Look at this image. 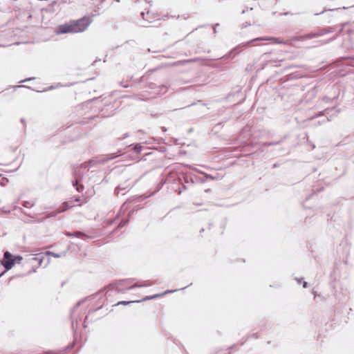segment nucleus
Returning <instances> with one entry per match:
<instances>
[{"label": "nucleus", "mask_w": 354, "mask_h": 354, "mask_svg": "<svg viewBox=\"0 0 354 354\" xmlns=\"http://www.w3.org/2000/svg\"><path fill=\"white\" fill-rule=\"evenodd\" d=\"M92 20L88 17H84L80 19L71 21L59 26L58 32L61 34L65 33H77L86 30L88 26L91 24Z\"/></svg>", "instance_id": "f257e3e1"}, {"label": "nucleus", "mask_w": 354, "mask_h": 354, "mask_svg": "<svg viewBox=\"0 0 354 354\" xmlns=\"http://www.w3.org/2000/svg\"><path fill=\"white\" fill-rule=\"evenodd\" d=\"M106 160H91L88 162H86L80 166L74 168L73 170V176L75 178V181L73 182V185L77 186L76 189L77 192H82L84 189V187L82 185L77 186V184L80 179L82 178L83 176V173L84 170H88L90 167H92L93 166L97 165V164H103L106 162Z\"/></svg>", "instance_id": "f03ea898"}, {"label": "nucleus", "mask_w": 354, "mask_h": 354, "mask_svg": "<svg viewBox=\"0 0 354 354\" xmlns=\"http://www.w3.org/2000/svg\"><path fill=\"white\" fill-rule=\"evenodd\" d=\"M128 283H129V281L127 280H121L118 283H116L115 288L118 292H124L125 290H131L134 288L147 287V286H150L153 284V283L150 281H145L140 284L135 283L130 286H126V285H127Z\"/></svg>", "instance_id": "7ed1b4c3"}, {"label": "nucleus", "mask_w": 354, "mask_h": 354, "mask_svg": "<svg viewBox=\"0 0 354 354\" xmlns=\"http://www.w3.org/2000/svg\"><path fill=\"white\" fill-rule=\"evenodd\" d=\"M15 265V259L13 256L8 251L4 252L3 259L0 261V266L5 268V270L0 274V277L3 275L8 270H10Z\"/></svg>", "instance_id": "20e7f679"}, {"label": "nucleus", "mask_w": 354, "mask_h": 354, "mask_svg": "<svg viewBox=\"0 0 354 354\" xmlns=\"http://www.w3.org/2000/svg\"><path fill=\"white\" fill-rule=\"evenodd\" d=\"M274 41V42L277 44H289V41H282L277 37H257V38L253 39L243 44V46H245L251 43H253L254 41Z\"/></svg>", "instance_id": "39448f33"}, {"label": "nucleus", "mask_w": 354, "mask_h": 354, "mask_svg": "<svg viewBox=\"0 0 354 354\" xmlns=\"http://www.w3.org/2000/svg\"><path fill=\"white\" fill-rule=\"evenodd\" d=\"M175 290H167L165 291L164 293L162 294H160V295H153V296H151V297H147L146 298L143 299L142 300H138V301H120L118 303V305H120V304H122V305H127V304H131V303H133V302H140L141 301H145V300H148V299H156L157 297H160L161 295H166L167 293H169V292H174Z\"/></svg>", "instance_id": "423d86ee"}, {"label": "nucleus", "mask_w": 354, "mask_h": 354, "mask_svg": "<svg viewBox=\"0 0 354 354\" xmlns=\"http://www.w3.org/2000/svg\"><path fill=\"white\" fill-rule=\"evenodd\" d=\"M65 234H66V236H69V237H71V236L77 237V238H80L84 240L91 238V236H89L86 235V234L79 232V231H77L75 232H67L65 233Z\"/></svg>", "instance_id": "0eeeda50"}, {"label": "nucleus", "mask_w": 354, "mask_h": 354, "mask_svg": "<svg viewBox=\"0 0 354 354\" xmlns=\"http://www.w3.org/2000/svg\"><path fill=\"white\" fill-rule=\"evenodd\" d=\"M318 37H319V35H317V32H311V33L306 34V35H304L302 36L295 37L292 40V41H295V40H302L303 41V40H306V39L316 38Z\"/></svg>", "instance_id": "6e6552de"}, {"label": "nucleus", "mask_w": 354, "mask_h": 354, "mask_svg": "<svg viewBox=\"0 0 354 354\" xmlns=\"http://www.w3.org/2000/svg\"><path fill=\"white\" fill-rule=\"evenodd\" d=\"M82 301H79L74 307H73V311H72V314H71V317H72V327L73 328H74L75 327V324L76 326L77 325V319H75L74 317V314H75V312L76 311L77 308L80 306V305L81 304Z\"/></svg>", "instance_id": "1a4fd4ad"}, {"label": "nucleus", "mask_w": 354, "mask_h": 354, "mask_svg": "<svg viewBox=\"0 0 354 354\" xmlns=\"http://www.w3.org/2000/svg\"><path fill=\"white\" fill-rule=\"evenodd\" d=\"M60 214L59 209L56 211L52 212L49 214H48L45 217L42 218L41 219V222L45 221L47 218H51V217H55L57 214Z\"/></svg>", "instance_id": "9d476101"}, {"label": "nucleus", "mask_w": 354, "mask_h": 354, "mask_svg": "<svg viewBox=\"0 0 354 354\" xmlns=\"http://www.w3.org/2000/svg\"><path fill=\"white\" fill-rule=\"evenodd\" d=\"M73 205H71L68 203V202H64L59 208V212H64L66 211L68 209L71 207Z\"/></svg>", "instance_id": "9b49d317"}, {"label": "nucleus", "mask_w": 354, "mask_h": 354, "mask_svg": "<svg viewBox=\"0 0 354 354\" xmlns=\"http://www.w3.org/2000/svg\"><path fill=\"white\" fill-rule=\"evenodd\" d=\"M35 204V201H24L23 203V206L25 207L30 208L33 207Z\"/></svg>", "instance_id": "f8f14e48"}, {"label": "nucleus", "mask_w": 354, "mask_h": 354, "mask_svg": "<svg viewBox=\"0 0 354 354\" xmlns=\"http://www.w3.org/2000/svg\"><path fill=\"white\" fill-rule=\"evenodd\" d=\"M330 32V31L329 30L322 29V30H319V31H317V35H319V37H321V36H323Z\"/></svg>", "instance_id": "ddd939ff"}, {"label": "nucleus", "mask_w": 354, "mask_h": 354, "mask_svg": "<svg viewBox=\"0 0 354 354\" xmlns=\"http://www.w3.org/2000/svg\"><path fill=\"white\" fill-rule=\"evenodd\" d=\"M141 146L140 145H136L133 147V149L136 152L140 153L141 151Z\"/></svg>", "instance_id": "4468645a"}, {"label": "nucleus", "mask_w": 354, "mask_h": 354, "mask_svg": "<svg viewBox=\"0 0 354 354\" xmlns=\"http://www.w3.org/2000/svg\"><path fill=\"white\" fill-rule=\"evenodd\" d=\"M13 259H15V263H19L22 260V257L19 255L13 257Z\"/></svg>", "instance_id": "2eb2a0df"}, {"label": "nucleus", "mask_w": 354, "mask_h": 354, "mask_svg": "<svg viewBox=\"0 0 354 354\" xmlns=\"http://www.w3.org/2000/svg\"><path fill=\"white\" fill-rule=\"evenodd\" d=\"M125 188L124 187H122L121 185H119L116 187L115 192L117 193V194H119L120 190H122V189H124Z\"/></svg>", "instance_id": "dca6fc26"}, {"label": "nucleus", "mask_w": 354, "mask_h": 354, "mask_svg": "<svg viewBox=\"0 0 354 354\" xmlns=\"http://www.w3.org/2000/svg\"><path fill=\"white\" fill-rule=\"evenodd\" d=\"M48 254H49V255H51V256H53V257H55V258H59V257H61V256H60V254H56V253H54V252H48Z\"/></svg>", "instance_id": "f3484780"}, {"label": "nucleus", "mask_w": 354, "mask_h": 354, "mask_svg": "<svg viewBox=\"0 0 354 354\" xmlns=\"http://www.w3.org/2000/svg\"><path fill=\"white\" fill-rule=\"evenodd\" d=\"M128 222V221H122L119 225H118V227H123L124 225H125L127 224V223Z\"/></svg>", "instance_id": "a211bd4d"}, {"label": "nucleus", "mask_w": 354, "mask_h": 354, "mask_svg": "<svg viewBox=\"0 0 354 354\" xmlns=\"http://www.w3.org/2000/svg\"><path fill=\"white\" fill-rule=\"evenodd\" d=\"M33 79H34V77H32V78H27V79H26V80H23V81H21V82H28V81H30V80H33Z\"/></svg>", "instance_id": "6ab92c4d"}, {"label": "nucleus", "mask_w": 354, "mask_h": 354, "mask_svg": "<svg viewBox=\"0 0 354 354\" xmlns=\"http://www.w3.org/2000/svg\"><path fill=\"white\" fill-rule=\"evenodd\" d=\"M205 177L209 179H214V178L211 175H209V174H205Z\"/></svg>", "instance_id": "aec40b11"}, {"label": "nucleus", "mask_w": 354, "mask_h": 354, "mask_svg": "<svg viewBox=\"0 0 354 354\" xmlns=\"http://www.w3.org/2000/svg\"><path fill=\"white\" fill-rule=\"evenodd\" d=\"M128 137V133H125L120 139L123 140Z\"/></svg>", "instance_id": "412c9836"}, {"label": "nucleus", "mask_w": 354, "mask_h": 354, "mask_svg": "<svg viewBox=\"0 0 354 354\" xmlns=\"http://www.w3.org/2000/svg\"><path fill=\"white\" fill-rule=\"evenodd\" d=\"M46 354H59V353L57 352H55V351H50V352L46 353Z\"/></svg>", "instance_id": "4be33fe9"}, {"label": "nucleus", "mask_w": 354, "mask_h": 354, "mask_svg": "<svg viewBox=\"0 0 354 354\" xmlns=\"http://www.w3.org/2000/svg\"><path fill=\"white\" fill-rule=\"evenodd\" d=\"M307 284H308V283H307V282L304 281V282H303V287H304V288H307Z\"/></svg>", "instance_id": "5701e85b"}, {"label": "nucleus", "mask_w": 354, "mask_h": 354, "mask_svg": "<svg viewBox=\"0 0 354 354\" xmlns=\"http://www.w3.org/2000/svg\"><path fill=\"white\" fill-rule=\"evenodd\" d=\"M335 39V37H334V38H331V39H328V41H326L325 42V44H326V43H328V42H329V41H331L334 40Z\"/></svg>", "instance_id": "b1692460"}, {"label": "nucleus", "mask_w": 354, "mask_h": 354, "mask_svg": "<svg viewBox=\"0 0 354 354\" xmlns=\"http://www.w3.org/2000/svg\"><path fill=\"white\" fill-rule=\"evenodd\" d=\"M62 3H69L70 0H62Z\"/></svg>", "instance_id": "393cba45"}, {"label": "nucleus", "mask_w": 354, "mask_h": 354, "mask_svg": "<svg viewBox=\"0 0 354 354\" xmlns=\"http://www.w3.org/2000/svg\"><path fill=\"white\" fill-rule=\"evenodd\" d=\"M218 26V24H216L214 28V32H216V27Z\"/></svg>", "instance_id": "a878e982"}, {"label": "nucleus", "mask_w": 354, "mask_h": 354, "mask_svg": "<svg viewBox=\"0 0 354 354\" xmlns=\"http://www.w3.org/2000/svg\"><path fill=\"white\" fill-rule=\"evenodd\" d=\"M162 131H166L167 129L165 127H162Z\"/></svg>", "instance_id": "bb28decb"}, {"label": "nucleus", "mask_w": 354, "mask_h": 354, "mask_svg": "<svg viewBox=\"0 0 354 354\" xmlns=\"http://www.w3.org/2000/svg\"><path fill=\"white\" fill-rule=\"evenodd\" d=\"M141 15H142V17L144 18L145 13H144V12H141Z\"/></svg>", "instance_id": "cd10ccee"}, {"label": "nucleus", "mask_w": 354, "mask_h": 354, "mask_svg": "<svg viewBox=\"0 0 354 354\" xmlns=\"http://www.w3.org/2000/svg\"><path fill=\"white\" fill-rule=\"evenodd\" d=\"M80 201L79 198H75V201Z\"/></svg>", "instance_id": "c85d7f7f"}, {"label": "nucleus", "mask_w": 354, "mask_h": 354, "mask_svg": "<svg viewBox=\"0 0 354 354\" xmlns=\"http://www.w3.org/2000/svg\"><path fill=\"white\" fill-rule=\"evenodd\" d=\"M53 86H50V87H49V88H48V89H49V90H50V89H53Z\"/></svg>", "instance_id": "c756f323"}, {"label": "nucleus", "mask_w": 354, "mask_h": 354, "mask_svg": "<svg viewBox=\"0 0 354 354\" xmlns=\"http://www.w3.org/2000/svg\"><path fill=\"white\" fill-rule=\"evenodd\" d=\"M230 354H239V353H232Z\"/></svg>", "instance_id": "7c9ffc66"}]
</instances>
